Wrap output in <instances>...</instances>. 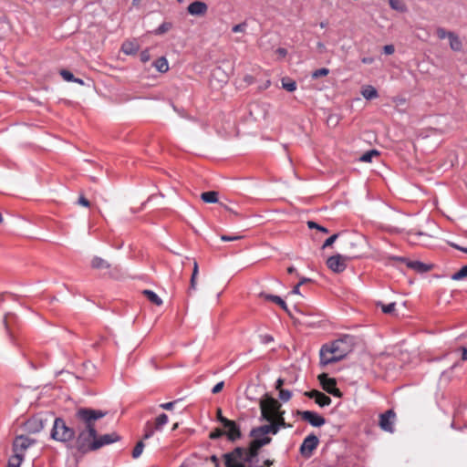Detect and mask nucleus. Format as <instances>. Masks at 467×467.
Instances as JSON below:
<instances>
[{"label": "nucleus", "mask_w": 467, "mask_h": 467, "mask_svg": "<svg viewBox=\"0 0 467 467\" xmlns=\"http://www.w3.org/2000/svg\"><path fill=\"white\" fill-rule=\"evenodd\" d=\"M317 379H334L333 378H328L327 374L321 373L317 376Z\"/></svg>", "instance_id": "nucleus-59"}, {"label": "nucleus", "mask_w": 467, "mask_h": 467, "mask_svg": "<svg viewBox=\"0 0 467 467\" xmlns=\"http://www.w3.org/2000/svg\"><path fill=\"white\" fill-rule=\"evenodd\" d=\"M24 460V455L15 454L8 462V467H20Z\"/></svg>", "instance_id": "nucleus-34"}, {"label": "nucleus", "mask_w": 467, "mask_h": 467, "mask_svg": "<svg viewBox=\"0 0 467 467\" xmlns=\"http://www.w3.org/2000/svg\"><path fill=\"white\" fill-rule=\"evenodd\" d=\"M107 415L106 411L88 408H80L76 412V418L82 424L78 427V434L75 441V448L82 453L92 451L97 436L96 420Z\"/></svg>", "instance_id": "nucleus-1"}, {"label": "nucleus", "mask_w": 467, "mask_h": 467, "mask_svg": "<svg viewBox=\"0 0 467 467\" xmlns=\"http://www.w3.org/2000/svg\"><path fill=\"white\" fill-rule=\"evenodd\" d=\"M361 95L366 99H373L379 97L377 89L370 85L364 86L361 89Z\"/></svg>", "instance_id": "nucleus-22"}, {"label": "nucleus", "mask_w": 467, "mask_h": 467, "mask_svg": "<svg viewBox=\"0 0 467 467\" xmlns=\"http://www.w3.org/2000/svg\"><path fill=\"white\" fill-rule=\"evenodd\" d=\"M354 347V338L345 336L331 343L325 344L320 349V363L327 365L337 362L347 357Z\"/></svg>", "instance_id": "nucleus-2"}, {"label": "nucleus", "mask_w": 467, "mask_h": 467, "mask_svg": "<svg viewBox=\"0 0 467 467\" xmlns=\"http://www.w3.org/2000/svg\"><path fill=\"white\" fill-rule=\"evenodd\" d=\"M397 260L406 262V265L409 268L416 271L417 273H426L431 270L432 266L431 265L424 264L420 261H409L405 258H397Z\"/></svg>", "instance_id": "nucleus-16"}, {"label": "nucleus", "mask_w": 467, "mask_h": 467, "mask_svg": "<svg viewBox=\"0 0 467 467\" xmlns=\"http://www.w3.org/2000/svg\"><path fill=\"white\" fill-rule=\"evenodd\" d=\"M330 394L336 396V397H341V392L340 390L336 387L334 388V389L332 390V392H330Z\"/></svg>", "instance_id": "nucleus-60"}, {"label": "nucleus", "mask_w": 467, "mask_h": 467, "mask_svg": "<svg viewBox=\"0 0 467 467\" xmlns=\"http://www.w3.org/2000/svg\"><path fill=\"white\" fill-rule=\"evenodd\" d=\"M395 303H390L389 305H381V309L385 314H390L395 310Z\"/></svg>", "instance_id": "nucleus-46"}, {"label": "nucleus", "mask_w": 467, "mask_h": 467, "mask_svg": "<svg viewBox=\"0 0 467 467\" xmlns=\"http://www.w3.org/2000/svg\"><path fill=\"white\" fill-rule=\"evenodd\" d=\"M78 203L84 207H89V205H90L89 201L87 198H85L83 195L79 196Z\"/></svg>", "instance_id": "nucleus-51"}, {"label": "nucleus", "mask_w": 467, "mask_h": 467, "mask_svg": "<svg viewBox=\"0 0 467 467\" xmlns=\"http://www.w3.org/2000/svg\"><path fill=\"white\" fill-rule=\"evenodd\" d=\"M247 23L243 22L233 26L232 31L234 33H244L246 31Z\"/></svg>", "instance_id": "nucleus-41"}, {"label": "nucleus", "mask_w": 467, "mask_h": 467, "mask_svg": "<svg viewBox=\"0 0 467 467\" xmlns=\"http://www.w3.org/2000/svg\"><path fill=\"white\" fill-rule=\"evenodd\" d=\"M276 53H277L279 56H281V57H285V56H286V54H287V51H286V49L280 47V48H278V49L276 50Z\"/></svg>", "instance_id": "nucleus-58"}, {"label": "nucleus", "mask_w": 467, "mask_h": 467, "mask_svg": "<svg viewBox=\"0 0 467 467\" xmlns=\"http://www.w3.org/2000/svg\"><path fill=\"white\" fill-rule=\"evenodd\" d=\"M390 7L399 12H405L407 10L406 5L402 0H389Z\"/></svg>", "instance_id": "nucleus-32"}, {"label": "nucleus", "mask_w": 467, "mask_h": 467, "mask_svg": "<svg viewBox=\"0 0 467 467\" xmlns=\"http://www.w3.org/2000/svg\"><path fill=\"white\" fill-rule=\"evenodd\" d=\"M35 442V440L29 439L26 436H17L13 442V451L15 454H21L25 456V451Z\"/></svg>", "instance_id": "nucleus-9"}, {"label": "nucleus", "mask_w": 467, "mask_h": 467, "mask_svg": "<svg viewBox=\"0 0 467 467\" xmlns=\"http://www.w3.org/2000/svg\"><path fill=\"white\" fill-rule=\"evenodd\" d=\"M305 395L315 399V401L321 407H325L330 404L331 399L318 390H311L305 392Z\"/></svg>", "instance_id": "nucleus-18"}, {"label": "nucleus", "mask_w": 467, "mask_h": 467, "mask_svg": "<svg viewBox=\"0 0 467 467\" xmlns=\"http://www.w3.org/2000/svg\"><path fill=\"white\" fill-rule=\"evenodd\" d=\"M75 437L74 429L68 427L61 418H56L51 430V438L57 441L68 442Z\"/></svg>", "instance_id": "nucleus-5"}, {"label": "nucleus", "mask_w": 467, "mask_h": 467, "mask_svg": "<svg viewBox=\"0 0 467 467\" xmlns=\"http://www.w3.org/2000/svg\"><path fill=\"white\" fill-rule=\"evenodd\" d=\"M383 52L386 55H392L395 52V47L393 45H386L383 47Z\"/></svg>", "instance_id": "nucleus-49"}, {"label": "nucleus", "mask_w": 467, "mask_h": 467, "mask_svg": "<svg viewBox=\"0 0 467 467\" xmlns=\"http://www.w3.org/2000/svg\"><path fill=\"white\" fill-rule=\"evenodd\" d=\"M328 73H329V70L327 68H326V67L319 68L313 72L312 78H318L325 77V76L328 75Z\"/></svg>", "instance_id": "nucleus-40"}, {"label": "nucleus", "mask_w": 467, "mask_h": 467, "mask_svg": "<svg viewBox=\"0 0 467 467\" xmlns=\"http://www.w3.org/2000/svg\"><path fill=\"white\" fill-rule=\"evenodd\" d=\"M198 274H199L198 263L194 260L192 274V276H191L190 286H189V290H188L189 294H191L192 291H195L196 288H197V276H198Z\"/></svg>", "instance_id": "nucleus-21"}, {"label": "nucleus", "mask_w": 467, "mask_h": 467, "mask_svg": "<svg viewBox=\"0 0 467 467\" xmlns=\"http://www.w3.org/2000/svg\"><path fill=\"white\" fill-rule=\"evenodd\" d=\"M395 416V412L392 410H389L385 413H382L379 416V427L385 431L393 432Z\"/></svg>", "instance_id": "nucleus-12"}, {"label": "nucleus", "mask_w": 467, "mask_h": 467, "mask_svg": "<svg viewBox=\"0 0 467 467\" xmlns=\"http://www.w3.org/2000/svg\"><path fill=\"white\" fill-rule=\"evenodd\" d=\"M51 416L36 415L26 422V429L30 433L41 431L51 420Z\"/></svg>", "instance_id": "nucleus-6"}, {"label": "nucleus", "mask_w": 467, "mask_h": 467, "mask_svg": "<svg viewBox=\"0 0 467 467\" xmlns=\"http://www.w3.org/2000/svg\"><path fill=\"white\" fill-rule=\"evenodd\" d=\"M119 439L120 437L116 432H111L100 436L97 435L93 444V450L97 451L105 445L111 444L119 441Z\"/></svg>", "instance_id": "nucleus-13"}, {"label": "nucleus", "mask_w": 467, "mask_h": 467, "mask_svg": "<svg viewBox=\"0 0 467 467\" xmlns=\"http://www.w3.org/2000/svg\"><path fill=\"white\" fill-rule=\"evenodd\" d=\"M224 434V431L220 429H215L213 431H212L209 435L210 439L215 440L220 438Z\"/></svg>", "instance_id": "nucleus-48"}, {"label": "nucleus", "mask_w": 467, "mask_h": 467, "mask_svg": "<svg viewBox=\"0 0 467 467\" xmlns=\"http://www.w3.org/2000/svg\"><path fill=\"white\" fill-rule=\"evenodd\" d=\"M177 401H171V402H167V403H162L160 405V407L163 410H171L173 409L174 407V404L176 403Z\"/></svg>", "instance_id": "nucleus-52"}, {"label": "nucleus", "mask_w": 467, "mask_h": 467, "mask_svg": "<svg viewBox=\"0 0 467 467\" xmlns=\"http://www.w3.org/2000/svg\"><path fill=\"white\" fill-rule=\"evenodd\" d=\"M449 42H450V47L453 51H457V52L462 51V40L455 33H452V35H450Z\"/></svg>", "instance_id": "nucleus-23"}, {"label": "nucleus", "mask_w": 467, "mask_h": 467, "mask_svg": "<svg viewBox=\"0 0 467 467\" xmlns=\"http://www.w3.org/2000/svg\"><path fill=\"white\" fill-rule=\"evenodd\" d=\"M223 427L226 429L224 434L227 435L230 441H234L241 437L240 429L234 420L225 421Z\"/></svg>", "instance_id": "nucleus-17"}, {"label": "nucleus", "mask_w": 467, "mask_h": 467, "mask_svg": "<svg viewBox=\"0 0 467 467\" xmlns=\"http://www.w3.org/2000/svg\"><path fill=\"white\" fill-rule=\"evenodd\" d=\"M91 267L96 270H103V269L109 268V265L106 260H104L100 257L95 256L91 260Z\"/></svg>", "instance_id": "nucleus-25"}, {"label": "nucleus", "mask_w": 467, "mask_h": 467, "mask_svg": "<svg viewBox=\"0 0 467 467\" xmlns=\"http://www.w3.org/2000/svg\"><path fill=\"white\" fill-rule=\"evenodd\" d=\"M277 432V428L274 423L269 422V424L253 429L250 434L252 437H266L265 435L268 433L276 434Z\"/></svg>", "instance_id": "nucleus-15"}, {"label": "nucleus", "mask_w": 467, "mask_h": 467, "mask_svg": "<svg viewBox=\"0 0 467 467\" xmlns=\"http://www.w3.org/2000/svg\"><path fill=\"white\" fill-rule=\"evenodd\" d=\"M217 419L218 420L223 424L224 425L225 424V421H229L230 420L226 419L225 417H223L222 415V410L221 409H217Z\"/></svg>", "instance_id": "nucleus-53"}, {"label": "nucleus", "mask_w": 467, "mask_h": 467, "mask_svg": "<svg viewBox=\"0 0 467 467\" xmlns=\"http://www.w3.org/2000/svg\"><path fill=\"white\" fill-rule=\"evenodd\" d=\"M153 65L156 69L161 73H165L169 70V64L164 57L158 58Z\"/></svg>", "instance_id": "nucleus-27"}, {"label": "nucleus", "mask_w": 467, "mask_h": 467, "mask_svg": "<svg viewBox=\"0 0 467 467\" xmlns=\"http://www.w3.org/2000/svg\"><path fill=\"white\" fill-rule=\"evenodd\" d=\"M242 238H243V236H241V235H226V234L221 235V240L223 242L237 241Z\"/></svg>", "instance_id": "nucleus-47"}, {"label": "nucleus", "mask_w": 467, "mask_h": 467, "mask_svg": "<svg viewBox=\"0 0 467 467\" xmlns=\"http://www.w3.org/2000/svg\"><path fill=\"white\" fill-rule=\"evenodd\" d=\"M467 277V265L462 266L458 272L453 274V280H461L462 278Z\"/></svg>", "instance_id": "nucleus-37"}, {"label": "nucleus", "mask_w": 467, "mask_h": 467, "mask_svg": "<svg viewBox=\"0 0 467 467\" xmlns=\"http://www.w3.org/2000/svg\"><path fill=\"white\" fill-rule=\"evenodd\" d=\"M268 422H273L274 425L277 428V431H279V430L281 428H287V427H290L289 424H286L285 420V418H284V414H279L278 416H276L275 418H274V420H267Z\"/></svg>", "instance_id": "nucleus-30"}, {"label": "nucleus", "mask_w": 467, "mask_h": 467, "mask_svg": "<svg viewBox=\"0 0 467 467\" xmlns=\"http://www.w3.org/2000/svg\"><path fill=\"white\" fill-rule=\"evenodd\" d=\"M408 235H409L410 240H411V238L414 236H422V235H426V234L422 232H415L414 230H410L408 233Z\"/></svg>", "instance_id": "nucleus-55"}, {"label": "nucleus", "mask_w": 467, "mask_h": 467, "mask_svg": "<svg viewBox=\"0 0 467 467\" xmlns=\"http://www.w3.org/2000/svg\"><path fill=\"white\" fill-rule=\"evenodd\" d=\"M287 273L288 274H296L297 275H299L296 269L294 266H289L287 268Z\"/></svg>", "instance_id": "nucleus-63"}, {"label": "nucleus", "mask_w": 467, "mask_h": 467, "mask_svg": "<svg viewBox=\"0 0 467 467\" xmlns=\"http://www.w3.org/2000/svg\"><path fill=\"white\" fill-rule=\"evenodd\" d=\"M187 12L193 16H204L208 12V5L202 1H193L187 6Z\"/></svg>", "instance_id": "nucleus-14"}, {"label": "nucleus", "mask_w": 467, "mask_h": 467, "mask_svg": "<svg viewBox=\"0 0 467 467\" xmlns=\"http://www.w3.org/2000/svg\"><path fill=\"white\" fill-rule=\"evenodd\" d=\"M150 58V52L148 49L146 50H143L141 53H140V60L145 63L147 61H149Z\"/></svg>", "instance_id": "nucleus-50"}, {"label": "nucleus", "mask_w": 467, "mask_h": 467, "mask_svg": "<svg viewBox=\"0 0 467 467\" xmlns=\"http://www.w3.org/2000/svg\"><path fill=\"white\" fill-rule=\"evenodd\" d=\"M254 440L250 442L247 450L249 451V455L253 456L254 459L258 456L259 450L263 446L269 444L271 442L270 437H253Z\"/></svg>", "instance_id": "nucleus-11"}, {"label": "nucleus", "mask_w": 467, "mask_h": 467, "mask_svg": "<svg viewBox=\"0 0 467 467\" xmlns=\"http://www.w3.org/2000/svg\"><path fill=\"white\" fill-rule=\"evenodd\" d=\"M142 294L146 296V298L150 302L152 303L153 305L155 306H161L162 305V300L161 299V297L156 294L154 293L153 291L151 290H143L142 291Z\"/></svg>", "instance_id": "nucleus-24"}, {"label": "nucleus", "mask_w": 467, "mask_h": 467, "mask_svg": "<svg viewBox=\"0 0 467 467\" xmlns=\"http://www.w3.org/2000/svg\"><path fill=\"white\" fill-rule=\"evenodd\" d=\"M327 267L334 273H342L347 267V258L337 254L327 260Z\"/></svg>", "instance_id": "nucleus-8"}, {"label": "nucleus", "mask_w": 467, "mask_h": 467, "mask_svg": "<svg viewBox=\"0 0 467 467\" xmlns=\"http://www.w3.org/2000/svg\"><path fill=\"white\" fill-rule=\"evenodd\" d=\"M301 285H299L298 284L293 288V290L291 291L292 294H295V295H300V292H299V288H300Z\"/></svg>", "instance_id": "nucleus-61"}, {"label": "nucleus", "mask_w": 467, "mask_h": 467, "mask_svg": "<svg viewBox=\"0 0 467 467\" xmlns=\"http://www.w3.org/2000/svg\"><path fill=\"white\" fill-rule=\"evenodd\" d=\"M459 350L462 352V359L467 360V348L462 347Z\"/></svg>", "instance_id": "nucleus-57"}, {"label": "nucleus", "mask_w": 467, "mask_h": 467, "mask_svg": "<svg viewBox=\"0 0 467 467\" xmlns=\"http://www.w3.org/2000/svg\"><path fill=\"white\" fill-rule=\"evenodd\" d=\"M144 447H145V445H144L143 441H139L132 451V457L134 459L139 458L141 455Z\"/></svg>", "instance_id": "nucleus-36"}, {"label": "nucleus", "mask_w": 467, "mask_h": 467, "mask_svg": "<svg viewBox=\"0 0 467 467\" xmlns=\"http://www.w3.org/2000/svg\"><path fill=\"white\" fill-rule=\"evenodd\" d=\"M8 317H9V315H5L4 317V320H3V324H4L6 333H9Z\"/></svg>", "instance_id": "nucleus-56"}, {"label": "nucleus", "mask_w": 467, "mask_h": 467, "mask_svg": "<svg viewBox=\"0 0 467 467\" xmlns=\"http://www.w3.org/2000/svg\"><path fill=\"white\" fill-rule=\"evenodd\" d=\"M318 443L319 441L316 435H308L306 438H305L303 443L300 446V453L305 458H309L312 455L313 451L317 449Z\"/></svg>", "instance_id": "nucleus-7"}, {"label": "nucleus", "mask_w": 467, "mask_h": 467, "mask_svg": "<svg viewBox=\"0 0 467 467\" xmlns=\"http://www.w3.org/2000/svg\"><path fill=\"white\" fill-rule=\"evenodd\" d=\"M322 384V388L325 391L330 394L334 388H336L337 381H320Z\"/></svg>", "instance_id": "nucleus-38"}, {"label": "nucleus", "mask_w": 467, "mask_h": 467, "mask_svg": "<svg viewBox=\"0 0 467 467\" xmlns=\"http://www.w3.org/2000/svg\"><path fill=\"white\" fill-rule=\"evenodd\" d=\"M223 381H220L213 387V389H212V392L213 394H217L223 389Z\"/></svg>", "instance_id": "nucleus-54"}, {"label": "nucleus", "mask_w": 467, "mask_h": 467, "mask_svg": "<svg viewBox=\"0 0 467 467\" xmlns=\"http://www.w3.org/2000/svg\"><path fill=\"white\" fill-rule=\"evenodd\" d=\"M307 226L310 229H317L318 231H320L322 233H325V234L328 233V230L327 228L317 224V223H315L313 221H308L307 222Z\"/></svg>", "instance_id": "nucleus-42"}, {"label": "nucleus", "mask_w": 467, "mask_h": 467, "mask_svg": "<svg viewBox=\"0 0 467 467\" xmlns=\"http://www.w3.org/2000/svg\"><path fill=\"white\" fill-rule=\"evenodd\" d=\"M298 414L303 420L307 421L314 427H320L326 422L324 417L311 410L298 411Z\"/></svg>", "instance_id": "nucleus-10"}, {"label": "nucleus", "mask_w": 467, "mask_h": 467, "mask_svg": "<svg viewBox=\"0 0 467 467\" xmlns=\"http://www.w3.org/2000/svg\"><path fill=\"white\" fill-rule=\"evenodd\" d=\"M282 88L289 92H293L296 89V83L289 78H283Z\"/></svg>", "instance_id": "nucleus-31"}, {"label": "nucleus", "mask_w": 467, "mask_h": 467, "mask_svg": "<svg viewBox=\"0 0 467 467\" xmlns=\"http://www.w3.org/2000/svg\"><path fill=\"white\" fill-rule=\"evenodd\" d=\"M169 420V418L168 416L165 414V413H162L161 415H159L156 419H155V421L153 424L155 430L157 431H160L162 430V427L167 424Z\"/></svg>", "instance_id": "nucleus-28"}, {"label": "nucleus", "mask_w": 467, "mask_h": 467, "mask_svg": "<svg viewBox=\"0 0 467 467\" xmlns=\"http://www.w3.org/2000/svg\"><path fill=\"white\" fill-rule=\"evenodd\" d=\"M379 151L377 150H371L369 151L365 152L361 157L360 161L364 162H370L372 158L375 156H379Z\"/></svg>", "instance_id": "nucleus-35"}, {"label": "nucleus", "mask_w": 467, "mask_h": 467, "mask_svg": "<svg viewBox=\"0 0 467 467\" xmlns=\"http://www.w3.org/2000/svg\"><path fill=\"white\" fill-rule=\"evenodd\" d=\"M201 199L207 203H215L218 202V192L214 191L204 192L201 194Z\"/></svg>", "instance_id": "nucleus-26"}, {"label": "nucleus", "mask_w": 467, "mask_h": 467, "mask_svg": "<svg viewBox=\"0 0 467 467\" xmlns=\"http://www.w3.org/2000/svg\"><path fill=\"white\" fill-rule=\"evenodd\" d=\"M223 457L226 467H253L254 457L249 455L247 448L236 447Z\"/></svg>", "instance_id": "nucleus-3"}, {"label": "nucleus", "mask_w": 467, "mask_h": 467, "mask_svg": "<svg viewBox=\"0 0 467 467\" xmlns=\"http://www.w3.org/2000/svg\"><path fill=\"white\" fill-rule=\"evenodd\" d=\"M143 439L147 440L153 436L154 432L157 431L150 421H147L144 427Z\"/></svg>", "instance_id": "nucleus-33"}, {"label": "nucleus", "mask_w": 467, "mask_h": 467, "mask_svg": "<svg viewBox=\"0 0 467 467\" xmlns=\"http://www.w3.org/2000/svg\"><path fill=\"white\" fill-rule=\"evenodd\" d=\"M139 45L136 41H125L121 46V50L126 55H134L139 51Z\"/></svg>", "instance_id": "nucleus-19"}, {"label": "nucleus", "mask_w": 467, "mask_h": 467, "mask_svg": "<svg viewBox=\"0 0 467 467\" xmlns=\"http://www.w3.org/2000/svg\"><path fill=\"white\" fill-rule=\"evenodd\" d=\"M361 61L364 64H371L373 62V58L372 57H363Z\"/></svg>", "instance_id": "nucleus-62"}, {"label": "nucleus", "mask_w": 467, "mask_h": 467, "mask_svg": "<svg viewBox=\"0 0 467 467\" xmlns=\"http://www.w3.org/2000/svg\"><path fill=\"white\" fill-rule=\"evenodd\" d=\"M60 75L66 81L73 82V80H75L74 75L67 69H62Z\"/></svg>", "instance_id": "nucleus-43"}, {"label": "nucleus", "mask_w": 467, "mask_h": 467, "mask_svg": "<svg viewBox=\"0 0 467 467\" xmlns=\"http://www.w3.org/2000/svg\"><path fill=\"white\" fill-rule=\"evenodd\" d=\"M260 296L265 298V300H269V301H272V302L275 303L282 309H284L285 311H288L287 306H286L285 302L280 296H274V295L264 294V293H261Z\"/></svg>", "instance_id": "nucleus-20"}, {"label": "nucleus", "mask_w": 467, "mask_h": 467, "mask_svg": "<svg viewBox=\"0 0 467 467\" xmlns=\"http://www.w3.org/2000/svg\"><path fill=\"white\" fill-rule=\"evenodd\" d=\"M311 280L309 278H306V277H301L300 278V281L298 283L299 285H302L307 282H310Z\"/></svg>", "instance_id": "nucleus-64"}, {"label": "nucleus", "mask_w": 467, "mask_h": 467, "mask_svg": "<svg viewBox=\"0 0 467 467\" xmlns=\"http://www.w3.org/2000/svg\"><path fill=\"white\" fill-rule=\"evenodd\" d=\"M171 27V25L170 23H162L157 29L156 34H164L167 31H169Z\"/></svg>", "instance_id": "nucleus-45"}, {"label": "nucleus", "mask_w": 467, "mask_h": 467, "mask_svg": "<svg viewBox=\"0 0 467 467\" xmlns=\"http://www.w3.org/2000/svg\"><path fill=\"white\" fill-rule=\"evenodd\" d=\"M283 382L284 381H277V384L275 386L276 389L279 390V399L284 401V402H286L290 400L291 398V392L287 389H283L281 387L283 385Z\"/></svg>", "instance_id": "nucleus-29"}, {"label": "nucleus", "mask_w": 467, "mask_h": 467, "mask_svg": "<svg viewBox=\"0 0 467 467\" xmlns=\"http://www.w3.org/2000/svg\"><path fill=\"white\" fill-rule=\"evenodd\" d=\"M261 418L265 420H272L279 414H285L281 410V404L278 400L274 399L269 394H265L264 398L260 400Z\"/></svg>", "instance_id": "nucleus-4"}, {"label": "nucleus", "mask_w": 467, "mask_h": 467, "mask_svg": "<svg viewBox=\"0 0 467 467\" xmlns=\"http://www.w3.org/2000/svg\"><path fill=\"white\" fill-rule=\"evenodd\" d=\"M453 32H451V31H447L446 29L442 28V27H439L437 28L436 30V34H437V36L440 38V39H444V38H448L450 37V35H452Z\"/></svg>", "instance_id": "nucleus-39"}, {"label": "nucleus", "mask_w": 467, "mask_h": 467, "mask_svg": "<svg viewBox=\"0 0 467 467\" xmlns=\"http://www.w3.org/2000/svg\"><path fill=\"white\" fill-rule=\"evenodd\" d=\"M337 237H338V234H335L331 235L330 237H328L322 244V249H326L327 247L331 246L335 243V241L337 239Z\"/></svg>", "instance_id": "nucleus-44"}]
</instances>
